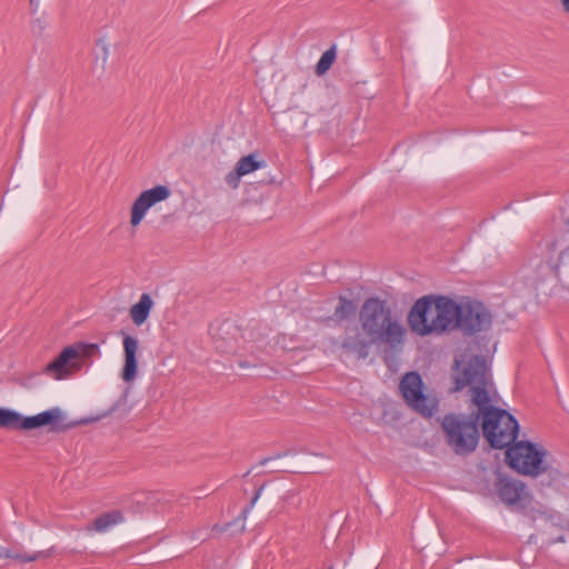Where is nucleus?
Masks as SVG:
<instances>
[{"mask_svg": "<svg viewBox=\"0 0 569 569\" xmlns=\"http://www.w3.org/2000/svg\"><path fill=\"white\" fill-rule=\"evenodd\" d=\"M453 391L470 390L471 406L477 408L479 426L491 448L503 449L512 445L519 433L517 419L507 410L496 407L489 397L490 375L485 357L465 356L455 359Z\"/></svg>", "mask_w": 569, "mask_h": 569, "instance_id": "f257e3e1", "label": "nucleus"}, {"mask_svg": "<svg viewBox=\"0 0 569 569\" xmlns=\"http://www.w3.org/2000/svg\"><path fill=\"white\" fill-rule=\"evenodd\" d=\"M360 322L369 339L366 340L355 336L342 341V348L356 353L358 358L366 359L372 345L385 343L392 350L402 347L405 329L392 318L386 301L378 298L367 299L360 310Z\"/></svg>", "mask_w": 569, "mask_h": 569, "instance_id": "f03ea898", "label": "nucleus"}, {"mask_svg": "<svg viewBox=\"0 0 569 569\" xmlns=\"http://www.w3.org/2000/svg\"><path fill=\"white\" fill-rule=\"evenodd\" d=\"M460 303L447 297L433 300L431 297L418 299L409 316L408 323L411 331L419 336L441 333L445 330L459 328Z\"/></svg>", "mask_w": 569, "mask_h": 569, "instance_id": "7ed1b4c3", "label": "nucleus"}, {"mask_svg": "<svg viewBox=\"0 0 569 569\" xmlns=\"http://www.w3.org/2000/svg\"><path fill=\"white\" fill-rule=\"evenodd\" d=\"M470 409L468 415L448 413L441 422L448 446L460 456L473 452L479 442L478 411L471 405Z\"/></svg>", "mask_w": 569, "mask_h": 569, "instance_id": "20e7f679", "label": "nucleus"}, {"mask_svg": "<svg viewBox=\"0 0 569 569\" xmlns=\"http://www.w3.org/2000/svg\"><path fill=\"white\" fill-rule=\"evenodd\" d=\"M64 413L59 407H53L38 415L24 417L16 410L0 408V428L12 430H31L49 427L52 432L66 431L70 425L64 423Z\"/></svg>", "mask_w": 569, "mask_h": 569, "instance_id": "39448f33", "label": "nucleus"}, {"mask_svg": "<svg viewBox=\"0 0 569 569\" xmlns=\"http://www.w3.org/2000/svg\"><path fill=\"white\" fill-rule=\"evenodd\" d=\"M547 455L548 451L542 446L521 440L507 447L506 460L519 473L537 477L548 470L545 462Z\"/></svg>", "mask_w": 569, "mask_h": 569, "instance_id": "423d86ee", "label": "nucleus"}, {"mask_svg": "<svg viewBox=\"0 0 569 569\" xmlns=\"http://www.w3.org/2000/svg\"><path fill=\"white\" fill-rule=\"evenodd\" d=\"M399 390L406 403L421 416L429 418L437 410V400L423 392L422 378L417 371L405 373Z\"/></svg>", "mask_w": 569, "mask_h": 569, "instance_id": "0eeeda50", "label": "nucleus"}, {"mask_svg": "<svg viewBox=\"0 0 569 569\" xmlns=\"http://www.w3.org/2000/svg\"><path fill=\"white\" fill-rule=\"evenodd\" d=\"M98 352L99 347L96 343L82 345L80 347L68 346L53 361L44 367L43 372L56 380L66 379L81 368V357H90Z\"/></svg>", "mask_w": 569, "mask_h": 569, "instance_id": "6e6552de", "label": "nucleus"}, {"mask_svg": "<svg viewBox=\"0 0 569 569\" xmlns=\"http://www.w3.org/2000/svg\"><path fill=\"white\" fill-rule=\"evenodd\" d=\"M491 321V313L482 302L470 299L460 302L459 329L465 335L488 330Z\"/></svg>", "mask_w": 569, "mask_h": 569, "instance_id": "1a4fd4ad", "label": "nucleus"}, {"mask_svg": "<svg viewBox=\"0 0 569 569\" xmlns=\"http://www.w3.org/2000/svg\"><path fill=\"white\" fill-rule=\"evenodd\" d=\"M171 194L169 187L158 184L151 189L142 191L134 200L131 207L130 223L132 227L140 224L147 211L158 202L167 200Z\"/></svg>", "mask_w": 569, "mask_h": 569, "instance_id": "9d476101", "label": "nucleus"}, {"mask_svg": "<svg viewBox=\"0 0 569 569\" xmlns=\"http://www.w3.org/2000/svg\"><path fill=\"white\" fill-rule=\"evenodd\" d=\"M497 492L500 500L508 506L521 502L527 495L525 483L511 478H499Z\"/></svg>", "mask_w": 569, "mask_h": 569, "instance_id": "9b49d317", "label": "nucleus"}, {"mask_svg": "<svg viewBox=\"0 0 569 569\" xmlns=\"http://www.w3.org/2000/svg\"><path fill=\"white\" fill-rule=\"evenodd\" d=\"M238 328L231 322H223L213 333L214 348L226 355L237 353Z\"/></svg>", "mask_w": 569, "mask_h": 569, "instance_id": "f8f14e48", "label": "nucleus"}, {"mask_svg": "<svg viewBox=\"0 0 569 569\" xmlns=\"http://www.w3.org/2000/svg\"><path fill=\"white\" fill-rule=\"evenodd\" d=\"M123 350H124V366L122 369V379L126 382L132 381L137 376V351H138V340L129 335L123 338Z\"/></svg>", "mask_w": 569, "mask_h": 569, "instance_id": "ddd939ff", "label": "nucleus"}, {"mask_svg": "<svg viewBox=\"0 0 569 569\" xmlns=\"http://www.w3.org/2000/svg\"><path fill=\"white\" fill-rule=\"evenodd\" d=\"M123 521L124 517L122 512L119 510H112L98 516L90 525L86 527V530L103 533Z\"/></svg>", "mask_w": 569, "mask_h": 569, "instance_id": "4468645a", "label": "nucleus"}, {"mask_svg": "<svg viewBox=\"0 0 569 569\" xmlns=\"http://www.w3.org/2000/svg\"><path fill=\"white\" fill-rule=\"evenodd\" d=\"M154 305L151 293H142L139 301L131 306L130 317L136 326H141L149 318Z\"/></svg>", "mask_w": 569, "mask_h": 569, "instance_id": "2eb2a0df", "label": "nucleus"}, {"mask_svg": "<svg viewBox=\"0 0 569 569\" xmlns=\"http://www.w3.org/2000/svg\"><path fill=\"white\" fill-rule=\"evenodd\" d=\"M357 303L353 300H349L342 296L339 297V305L337 306L333 318L337 321L349 319L356 315Z\"/></svg>", "mask_w": 569, "mask_h": 569, "instance_id": "dca6fc26", "label": "nucleus"}, {"mask_svg": "<svg viewBox=\"0 0 569 569\" xmlns=\"http://www.w3.org/2000/svg\"><path fill=\"white\" fill-rule=\"evenodd\" d=\"M264 160H258L254 153H250L248 156L241 157L236 163V168L242 176H246L264 167Z\"/></svg>", "mask_w": 569, "mask_h": 569, "instance_id": "f3484780", "label": "nucleus"}, {"mask_svg": "<svg viewBox=\"0 0 569 569\" xmlns=\"http://www.w3.org/2000/svg\"><path fill=\"white\" fill-rule=\"evenodd\" d=\"M49 556L48 551H38L32 555L13 552L8 548L0 547V558L19 560L20 562H31Z\"/></svg>", "mask_w": 569, "mask_h": 569, "instance_id": "a211bd4d", "label": "nucleus"}, {"mask_svg": "<svg viewBox=\"0 0 569 569\" xmlns=\"http://www.w3.org/2000/svg\"><path fill=\"white\" fill-rule=\"evenodd\" d=\"M337 58V48L336 44H332L328 50H326L319 61L316 64L315 72L317 76H323L333 64Z\"/></svg>", "mask_w": 569, "mask_h": 569, "instance_id": "6ab92c4d", "label": "nucleus"}, {"mask_svg": "<svg viewBox=\"0 0 569 569\" xmlns=\"http://www.w3.org/2000/svg\"><path fill=\"white\" fill-rule=\"evenodd\" d=\"M48 22L43 14L39 17H33L30 22V30L31 33L36 37H42L46 29H47Z\"/></svg>", "mask_w": 569, "mask_h": 569, "instance_id": "aec40b11", "label": "nucleus"}, {"mask_svg": "<svg viewBox=\"0 0 569 569\" xmlns=\"http://www.w3.org/2000/svg\"><path fill=\"white\" fill-rule=\"evenodd\" d=\"M243 177L240 171L234 167L233 170H231L224 178L226 183L231 189H237L240 184V179Z\"/></svg>", "mask_w": 569, "mask_h": 569, "instance_id": "412c9836", "label": "nucleus"}, {"mask_svg": "<svg viewBox=\"0 0 569 569\" xmlns=\"http://www.w3.org/2000/svg\"><path fill=\"white\" fill-rule=\"evenodd\" d=\"M266 487V483L261 485L254 492L253 497L251 498L249 505L243 509V513H247L249 512L253 507L254 505L257 503L258 499L260 498L263 489Z\"/></svg>", "mask_w": 569, "mask_h": 569, "instance_id": "4be33fe9", "label": "nucleus"}, {"mask_svg": "<svg viewBox=\"0 0 569 569\" xmlns=\"http://www.w3.org/2000/svg\"><path fill=\"white\" fill-rule=\"evenodd\" d=\"M561 3H562V7H563V10L566 12H569V0H561Z\"/></svg>", "mask_w": 569, "mask_h": 569, "instance_id": "5701e85b", "label": "nucleus"}, {"mask_svg": "<svg viewBox=\"0 0 569 569\" xmlns=\"http://www.w3.org/2000/svg\"><path fill=\"white\" fill-rule=\"evenodd\" d=\"M30 6L32 7L31 14L34 16L36 7H37V1L36 0H30Z\"/></svg>", "mask_w": 569, "mask_h": 569, "instance_id": "b1692460", "label": "nucleus"}, {"mask_svg": "<svg viewBox=\"0 0 569 569\" xmlns=\"http://www.w3.org/2000/svg\"><path fill=\"white\" fill-rule=\"evenodd\" d=\"M273 458H264L260 461V465L263 466L266 465L268 461L272 460Z\"/></svg>", "mask_w": 569, "mask_h": 569, "instance_id": "393cba45", "label": "nucleus"}, {"mask_svg": "<svg viewBox=\"0 0 569 569\" xmlns=\"http://www.w3.org/2000/svg\"><path fill=\"white\" fill-rule=\"evenodd\" d=\"M102 49L104 51V54H107L108 53V49H107V47L104 44L102 46Z\"/></svg>", "mask_w": 569, "mask_h": 569, "instance_id": "a878e982", "label": "nucleus"}, {"mask_svg": "<svg viewBox=\"0 0 569 569\" xmlns=\"http://www.w3.org/2000/svg\"><path fill=\"white\" fill-rule=\"evenodd\" d=\"M239 365H240V367H246L244 362H240Z\"/></svg>", "mask_w": 569, "mask_h": 569, "instance_id": "bb28decb", "label": "nucleus"}, {"mask_svg": "<svg viewBox=\"0 0 569 569\" xmlns=\"http://www.w3.org/2000/svg\"><path fill=\"white\" fill-rule=\"evenodd\" d=\"M328 569H333V567H332V566H330Z\"/></svg>", "mask_w": 569, "mask_h": 569, "instance_id": "cd10ccee", "label": "nucleus"}, {"mask_svg": "<svg viewBox=\"0 0 569 569\" xmlns=\"http://www.w3.org/2000/svg\"><path fill=\"white\" fill-rule=\"evenodd\" d=\"M328 569H333V567H332V566H330Z\"/></svg>", "mask_w": 569, "mask_h": 569, "instance_id": "c85d7f7f", "label": "nucleus"}]
</instances>
